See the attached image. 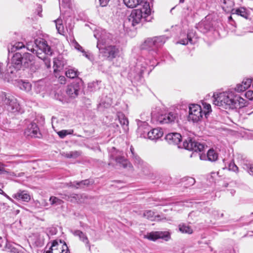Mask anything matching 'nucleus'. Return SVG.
<instances>
[{
	"label": "nucleus",
	"instance_id": "obj_28",
	"mask_svg": "<svg viewBox=\"0 0 253 253\" xmlns=\"http://www.w3.org/2000/svg\"><path fill=\"white\" fill-rule=\"evenodd\" d=\"M111 157L113 159H115L117 163H119L124 168H127V166L129 167L131 166V164L128 161L122 156L116 157L115 158L113 157L112 156Z\"/></svg>",
	"mask_w": 253,
	"mask_h": 253
},
{
	"label": "nucleus",
	"instance_id": "obj_8",
	"mask_svg": "<svg viewBox=\"0 0 253 253\" xmlns=\"http://www.w3.org/2000/svg\"><path fill=\"white\" fill-rule=\"evenodd\" d=\"M203 115V110L200 105L196 104L190 105L188 118L189 121L198 122L201 120Z\"/></svg>",
	"mask_w": 253,
	"mask_h": 253
},
{
	"label": "nucleus",
	"instance_id": "obj_12",
	"mask_svg": "<svg viewBox=\"0 0 253 253\" xmlns=\"http://www.w3.org/2000/svg\"><path fill=\"white\" fill-rule=\"evenodd\" d=\"M80 89V83L77 82H73L67 85L66 92L69 97L75 98L79 95Z\"/></svg>",
	"mask_w": 253,
	"mask_h": 253
},
{
	"label": "nucleus",
	"instance_id": "obj_49",
	"mask_svg": "<svg viewBox=\"0 0 253 253\" xmlns=\"http://www.w3.org/2000/svg\"><path fill=\"white\" fill-rule=\"evenodd\" d=\"M245 90H246V89H245V87H244V86L243 85V84L241 83V84H237L233 91H234L235 92H236V91L240 92L244 91Z\"/></svg>",
	"mask_w": 253,
	"mask_h": 253
},
{
	"label": "nucleus",
	"instance_id": "obj_36",
	"mask_svg": "<svg viewBox=\"0 0 253 253\" xmlns=\"http://www.w3.org/2000/svg\"><path fill=\"white\" fill-rule=\"evenodd\" d=\"M78 71L73 68H69L65 72L66 76L69 78L74 79L78 76Z\"/></svg>",
	"mask_w": 253,
	"mask_h": 253
},
{
	"label": "nucleus",
	"instance_id": "obj_32",
	"mask_svg": "<svg viewBox=\"0 0 253 253\" xmlns=\"http://www.w3.org/2000/svg\"><path fill=\"white\" fill-rule=\"evenodd\" d=\"M81 195L76 194H71L70 195H66L65 199L69 201L72 203H78L80 202V199Z\"/></svg>",
	"mask_w": 253,
	"mask_h": 253
},
{
	"label": "nucleus",
	"instance_id": "obj_55",
	"mask_svg": "<svg viewBox=\"0 0 253 253\" xmlns=\"http://www.w3.org/2000/svg\"><path fill=\"white\" fill-rule=\"evenodd\" d=\"M60 253H69V250L67 245H63V248L61 250Z\"/></svg>",
	"mask_w": 253,
	"mask_h": 253
},
{
	"label": "nucleus",
	"instance_id": "obj_60",
	"mask_svg": "<svg viewBox=\"0 0 253 253\" xmlns=\"http://www.w3.org/2000/svg\"><path fill=\"white\" fill-rule=\"evenodd\" d=\"M245 32H242V33H240V34H236V35H237V36H243V35H245Z\"/></svg>",
	"mask_w": 253,
	"mask_h": 253
},
{
	"label": "nucleus",
	"instance_id": "obj_59",
	"mask_svg": "<svg viewBox=\"0 0 253 253\" xmlns=\"http://www.w3.org/2000/svg\"><path fill=\"white\" fill-rule=\"evenodd\" d=\"M252 94H253V92H252L251 91H248V92H246V95L247 96H249L250 95H251Z\"/></svg>",
	"mask_w": 253,
	"mask_h": 253
},
{
	"label": "nucleus",
	"instance_id": "obj_9",
	"mask_svg": "<svg viewBox=\"0 0 253 253\" xmlns=\"http://www.w3.org/2000/svg\"><path fill=\"white\" fill-rule=\"evenodd\" d=\"M97 46L99 48L100 53L109 60H112L115 58L119 54V49L115 45H107L104 47L101 48L97 44Z\"/></svg>",
	"mask_w": 253,
	"mask_h": 253
},
{
	"label": "nucleus",
	"instance_id": "obj_19",
	"mask_svg": "<svg viewBox=\"0 0 253 253\" xmlns=\"http://www.w3.org/2000/svg\"><path fill=\"white\" fill-rule=\"evenodd\" d=\"M211 21L206 18L198 23L196 26V28L200 32L206 33L210 30L211 28Z\"/></svg>",
	"mask_w": 253,
	"mask_h": 253
},
{
	"label": "nucleus",
	"instance_id": "obj_43",
	"mask_svg": "<svg viewBox=\"0 0 253 253\" xmlns=\"http://www.w3.org/2000/svg\"><path fill=\"white\" fill-rule=\"evenodd\" d=\"M203 105L204 109V110L203 111V114L206 116V117H207V115L211 111V106L210 104H207L206 103H203Z\"/></svg>",
	"mask_w": 253,
	"mask_h": 253
},
{
	"label": "nucleus",
	"instance_id": "obj_27",
	"mask_svg": "<svg viewBox=\"0 0 253 253\" xmlns=\"http://www.w3.org/2000/svg\"><path fill=\"white\" fill-rule=\"evenodd\" d=\"M232 13L233 14H235L238 15H240L245 18H248L249 16L248 13L247 12L246 9L244 7H240L239 8L233 9L232 10Z\"/></svg>",
	"mask_w": 253,
	"mask_h": 253
},
{
	"label": "nucleus",
	"instance_id": "obj_1",
	"mask_svg": "<svg viewBox=\"0 0 253 253\" xmlns=\"http://www.w3.org/2000/svg\"><path fill=\"white\" fill-rule=\"evenodd\" d=\"M213 97V104L225 108H240L246 103L245 100L232 89L217 94L216 96L214 94Z\"/></svg>",
	"mask_w": 253,
	"mask_h": 253
},
{
	"label": "nucleus",
	"instance_id": "obj_33",
	"mask_svg": "<svg viewBox=\"0 0 253 253\" xmlns=\"http://www.w3.org/2000/svg\"><path fill=\"white\" fill-rule=\"evenodd\" d=\"M125 4L128 7H136L142 2V0H124Z\"/></svg>",
	"mask_w": 253,
	"mask_h": 253
},
{
	"label": "nucleus",
	"instance_id": "obj_22",
	"mask_svg": "<svg viewBox=\"0 0 253 253\" xmlns=\"http://www.w3.org/2000/svg\"><path fill=\"white\" fill-rule=\"evenodd\" d=\"M34 56L29 53H25L22 55V66L25 68L29 67L32 64Z\"/></svg>",
	"mask_w": 253,
	"mask_h": 253
},
{
	"label": "nucleus",
	"instance_id": "obj_14",
	"mask_svg": "<svg viewBox=\"0 0 253 253\" xmlns=\"http://www.w3.org/2000/svg\"><path fill=\"white\" fill-rule=\"evenodd\" d=\"M24 133L26 135L32 137H40L41 136L37 125L33 122L31 123L27 126L24 131Z\"/></svg>",
	"mask_w": 253,
	"mask_h": 253
},
{
	"label": "nucleus",
	"instance_id": "obj_7",
	"mask_svg": "<svg viewBox=\"0 0 253 253\" xmlns=\"http://www.w3.org/2000/svg\"><path fill=\"white\" fill-rule=\"evenodd\" d=\"M36 47L38 48L39 50H36V54L38 58L40 59L41 56L46 57L48 55H51L52 52L50 47L46 43V41L43 39H36L35 40Z\"/></svg>",
	"mask_w": 253,
	"mask_h": 253
},
{
	"label": "nucleus",
	"instance_id": "obj_54",
	"mask_svg": "<svg viewBox=\"0 0 253 253\" xmlns=\"http://www.w3.org/2000/svg\"><path fill=\"white\" fill-rule=\"evenodd\" d=\"M5 166L2 163H0V174L7 173L8 171L5 169Z\"/></svg>",
	"mask_w": 253,
	"mask_h": 253
},
{
	"label": "nucleus",
	"instance_id": "obj_44",
	"mask_svg": "<svg viewBox=\"0 0 253 253\" xmlns=\"http://www.w3.org/2000/svg\"><path fill=\"white\" fill-rule=\"evenodd\" d=\"M73 130H62L57 132L59 137L61 138H64L67 135L72 134Z\"/></svg>",
	"mask_w": 253,
	"mask_h": 253
},
{
	"label": "nucleus",
	"instance_id": "obj_47",
	"mask_svg": "<svg viewBox=\"0 0 253 253\" xmlns=\"http://www.w3.org/2000/svg\"><path fill=\"white\" fill-rule=\"evenodd\" d=\"M34 45H36V44L35 43V41L34 42H29V43H27V45L26 46L27 49L30 51L32 52H33V53H34L35 51L36 50V49H35L34 48Z\"/></svg>",
	"mask_w": 253,
	"mask_h": 253
},
{
	"label": "nucleus",
	"instance_id": "obj_31",
	"mask_svg": "<svg viewBox=\"0 0 253 253\" xmlns=\"http://www.w3.org/2000/svg\"><path fill=\"white\" fill-rule=\"evenodd\" d=\"M179 230L182 233H187L191 234L193 233V229L192 228L186 224L181 223L178 226Z\"/></svg>",
	"mask_w": 253,
	"mask_h": 253
},
{
	"label": "nucleus",
	"instance_id": "obj_58",
	"mask_svg": "<svg viewBox=\"0 0 253 253\" xmlns=\"http://www.w3.org/2000/svg\"><path fill=\"white\" fill-rule=\"evenodd\" d=\"M1 195H3L5 197H6L7 199H8L10 201H13L12 199L8 196L3 191V193L1 194Z\"/></svg>",
	"mask_w": 253,
	"mask_h": 253
},
{
	"label": "nucleus",
	"instance_id": "obj_16",
	"mask_svg": "<svg viewBox=\"0 0 253 253\" xmlns=\"http://www.w3.org/2000/svg\"><path fill=\"white\" fill-rule=\"evenodd\" d=\"M218 157V153L213 149L208 150L207 155L201 154L200 158L201 160H208L210 162H215Z\"/></svg>",
	"mask_w": 253,
	"mask_h": 253
},
{
	"label": "nucleus",
	"instance_id": "obj_21",
	"mask_svg": "<svg viewBox=\"0 0 253 253\" xmlns=\"http://www.w3.org/2000/svg\"><path fill=\"white\" fill-rule=\"evenodd\" d=\"M194 37L195 33L193 31H190L187 33L186 38L180 39L177 43L183 45H187L189 43L193 44L194 43L193 38Z\"/></svg>",
	"mask_w": 253,
	"mask_h": 253
},
{
	"label": "nucleus",
	"instance_id": "obj_53",
	"mask_svg": "<svg viewBox=\"0 0 253 253\" xmlns=\"http://www.w3.org/2000/svg\"><path fill=\"white\" fill-rule=\"evenodd\" d=\"M110 0H99L100 5L102 7L106 6Z\"/></svg>",
	"mask_w": 253,
	"mask_h": 253
},
{
	"label": "nucleus",
	"instance_id": "obj_29",
	"mask_svg": "<svg viewBox=\"0 0 253 253\" xmlns=\"http://www.w3.org/2000/svg\"><path fill=\"white\" fill-rule=\"evenodd\" d=\"M53 68L54 72L60 71L64 68L65 65L64 61L60 60L59 59H55L53 61Z\"/></svg>",
	"mask_w": 253,
	"mask_h": 253
},
{
	"label": "nucleus",
	"instance_id": "obj_23",
	"mask_svg": "<svg viewBox=\"0 0 253 253\" xmlns=\"http://www.w3.org/2000/svg\"><path fill=\"white\" fill-rule=\"evenodd\" d=\"M74 235L75 236H78L80 238V240L85 244L86 247L89 250H90V246L89 240L86 235L84 233L80 230H78L74 231Z\"/></svg>",
	"mask_w": 253,
	"mask_h": 253
},
{
	"label": "nucleus",
	"instance_id": "obj_30",
	"mask_svg": "<svg viewBox=\"0 0 253 253\" xmlns=\"http://www.w3.org/2000/svg\"><path fill=\"white\" fill-rule=\"evenodd\" d=\"M81 154V152L78 151H70L63 152L62 155L67 158H74L76 159L79 157Z\"/></svg>",
	"mask_w": 253,
	"mask_h": 253
},
{
	"label": "nucleus",
	"instance_id": "obj_25",
	"mask_svg": "<svg viewBox=\"0 0 253 253\" xmlns=\"http://www.w3.org/2000/svg\"><path fill=\"white\" fill-rule=\"evenodd\" d=\"M70 186L75 187L77 189L84 188L85 186H88L90 184V182L88 179H85L81 181H74L70 183Z\"/></svg>",
	"mask_w": 253,
	"mask_h": 253
},
{
	"label": "nucleus",
	"instance_id": "obj_5",
	"mask_svg": "<svg viewBox=\"0 0 253 253\" xmlns=\"http://www.w3.org/2000/svg\"><path fill=\"white\" fill-rule=\"evenodd\" d=\"M22 55L16 52L14 54L7 63L8 73H10L13 77L22 66Z\"/></svg>",
	"mask_w": 253,
	"mask_h": 253
},
{
	"label": "nucleus",
	"instance_id": "obj_41",
	"mask_svg": "<svg viewBox=\"0 0 253 253\" xmlns=\"http://www.w3.org/2000/svg\"><path fill=\"white\" fill-rule=\"evenodd\" d=\"M40 59H42L45 67L47 68H50L51 67V59L50 58L48 57V56H47L46 57H44L43 56L40 57Z\"/></svg>",
	"mask_w": 253,
	"mask_h": 253
},
{
	"label": "nucleus",
	"instance_id": "obj_11",
	"mask_svg": "<svg viewBox=\"0 0 253 253\" xmlns=\"http://www.w3.org/2000/svg\"><path fill=\"white\" fill-rule=\"evenodd\" d=\"M145 237L149 240L155 241L158 239H162L168 241L170 238V233L167 231H153L147 233Z\"/></svg>",
	"mask_w": 253,
	"mask_h": 253
},
{
	"label": "nucleus",
	"instance_id": "obj_20",
	"mask_svg": "<svg viewBox=\"0 0 253 253\" xmlns=\"http://www.w3.org/2000/svg\"><path fill=\"white\" fill-rule=\"evenodd\" d=\"M13 198L17 200H21L24 202H29L31 197L30 195L25 191H19L12 196Z\"/></svg>",
	"mask_w": 253,
	"mask_h": 253
},
{
	"label": "nucleus",
	"instance_id": "obj_52",
	"mask_svg": "<svg viewBox=\"0 0 253 253\" xmlns=\"http://www.w3.org/2000/svg\"><path fill=\"white\" fill-rule=\"evenodd\" d=\"M229 169L233 171H237L238 168L234 163H230L229 165Z\"/></svg>",
	"mask_w": 253,
	"mask_h": 253
},
{
	"label": "nucleus",
	"instance_id": "obj_61",
	"mask_svg": "<svg viewBox=\"0 0 253 253\" xmlns=\"http://www.w3.org/2000/svg\"><path fill=\"white\" fill-rule=\"evenodd\" d=\"M184 1V0H179V2L180 3H183Z\"/></svg>",
	"mask_w": 253,
	"mask_h": 253
},
{
	"label": "nucleus",
	"instance_id": "obj_50",
	"mask_svg": "<svg viewBox=\"0 0 253 253\" xmlns=\"http://www.w3.org/2000/svg\"><path fill=\"white\" fill-rule=\"evenodd\" d=\"M132 159H133L134 163L138 166H142L143 165V161L137 155H135Z\"/></svg>",
	"mask_w": 253,
	"mask_h": 253
},
{
	"label": "nucleus",
	"instance_id": "obj_39",
	"mask_svg": "<svg viewBox=\"0 0 253 253\" xmlns=\"http://www.w3.org/2000/svg\"><path fill=\"white\" fill-rule=\"evenodd\" d=\"M25 46L23 42H16L15 44H14L13 45H12L10 48V49H9V52L11 51V52H14L16 51L17 50L20 49L22 48L23 47H25Z\"/></svg>",
	"mask_w": 253,
	"mask_h": 253
},
{
	"label": "nucleus",
	"instance_id": "obj_38",
	"mask_svg": "<svg viewBox=\"0 0 253 253\" xmlns=\"http://www.w3.org/2000/svg\"><path fill=\"white\" fill-rule=\"evenodd\" d=\"M243 163V168L247 170L250 175H253V165L250 164L245 163L244 161L242 162Z\"/></svg>",
	"mask_w": 253,
	"mask_h": 253
},
{
	"label": "nucleus",
	"instance_id": "obj_62",
	"mask_svg": "<svg viewBox=\"0 0 253 253\" xmlns=\"http://www.w3.org/2000/svg\"><path fill=\"white\" fill-rule=\"evenodd\" d=\"M2 193H3V190L0 188V194H1Z\"/></svg>",
	"mask_w": 253,
	"mask_h": 253
},
{
	"label": "nucleus",
	"instance_id": "obj_42",
	"mask_svg": "<svg viewBox=\"0 0 253 253\" xmlns=\"http://www.w3.org/2000/svg\"><path fill=\"white\" fill-rule=\"evenodd\" d=\"M61 21L59 19H57L55 21L57 30L59 34H62L64 30L63 26L61 23Z\"/></svg>",
	"mask_w": 253,
	"mask_h": 253
},
{
	"label": "nucleus",
	"instance_id": "obj_34",
	"mask_svg": "<svg viewBox=\"0 0 253 253\" xmlns=\"http://www.w3.org/2000/svg\"><path fill=\"white\" fill-rule=\"evenodd\" d=\"M18 86L19 88L23 90L26 92H29L31 90L32 85L29 82H25L20 81L18 82Z\"/></svg>",
	"mask_w": 253,
	"mask_h": 253
},
{
	"label": "nucleus",
	"instance_id": "obj_18",
	"mask_svg": "<svg viewBox=\"0 0 253 253\" xmlns=\"http://www.w3.org/2000/svg\"><path fill=\"white\" fill-rule=\"evenodd\" d=\"M181 139V134L176 132L169 133L166 136V140L169 144H178Z\"/></svg>",
	"mask_w": 253,
	"mask_h": 253
},
{
	"label": "nucleus",
	"instance_id": "obj_10",
	"mask_svg": "<svg viewBox=\"0 0 253 253\" xmlns=\"http://www.w3.org/2000/svg\"><path fill=\"white\" fill-rule=\"evenodd\" d=\"M183 147L188 150L193 151L195 152H201L204 150L205 145L191 138H188L183 142Z\"/></svg>",
	"mask_w": 253,
	"mask_h": 253
},
{
	"label": "nucleus",
	"instance_id": "obj_3",
	"mask_svg": "<svg viewBox=\"0 0 253 253\" xmlns=\"http://www.w3.org/2000/svg\"><path fill=\"white\" fill-rule=\"evenodd\" d=\"M167 39L164 36L148 38L141 45V48L156 52L158 48L165 43Z\"/></svg>",
	"mask_w": 253,
	"mask_h": 253
},
{
	"label": "nucleus",
	"instance_id": "obj_40",
	"mask_svg": "<svg viewBox=\"0 0 253 253\" xmlns=\"http://www.w3.org/2000/svg\"><path fill=\"white\" fill-rule=\"evenodd\" d=\"M154 212L151 210L145 211L143 213V216L148 219L153 220L154 217Z\"/></svg>",
	"mask_w": 253,
	"mask_h": 253
},
{
	"label": "nucleus",
	"instance_id": "obj_48",
	"mask_svg": "<svg viewBox=\"0 0 253 253\" xmlns=\"http://www.w3.org/2000/svg\"><path fill=\"white\" fill-rule=\"evenodd\" d=\"M72 44L74 48L77 50L82 52H84L83 47L75 40L72 41Z\"/></svg>",
	"mask_w": 253,
	"mask_h": 253
},
{
	"label": "nucleus",
	"instance_id": "obj_4",
	"mask_svg": "<svg viewBox=\"0 0 253 253\" xmlns=\"http://www.w3.org/2000/svg\"><path fill=\"white\" fill-rule=\"evenodd\" d=\"M138 132L141 133L142 135H144L145 133H147L148 138L151 140H156L161 138L163 135V132L160 128H157L152 129L151 130L148 131V124L146 122H141L140 121H138ZM145 136V135H143Z\"/></svg>",
	"mask_w": 253,
	"mask_h": 253
},
{
	"label": "nucleus",
	"instance_id": "obj_45",
	"mask_svg": "<svg viewBox=\"0 0 253 253\" xmlns=\"http://www.w3.org/2000/svg\"><path fill=\"white\" fill-rule=\"evenodd\" d=\"M253 81H252L251 79H244L242 82L243 85L245 87V89H248L251 85L253 84Z\"/></svg>",
	"mask_w": 253,
	"mask_h": 253
},
{
	"label": "nucleus",
	"instance_id": "obj_24",
	"mask_svg": "<svg viewBox=\"0 0 253 253\" xmlns=\"http://www.w3.org/2000/svg\"><path fill=\"white\" fill-rule=\"evenodd\" d=\"M117 115L120 124L124 127L125 131H126L128 129V120L125 117V115L122 112H118Z\"/></svg>",
	"mask_w": 253,
	"mask_h": 253
},
{
	"label": "nucleus",
	"instance_id": "obj_57",
	"mask_svg": "<svg viewBox=\"0 0 253 253\" xmlns=\"http://www.w3.org/2000/svg\"><path fill=\"white\" fill-rule=\"evenodd\" d=\"M59 80L61 84H64L65 83V78L64 76H60Z\"/></svg>",
	"mask_w": 253,
	"mask_h": 253
},
{
	"label": "nucleus",
	"instance_id": "obj_6",
	"mask_svg": "<svg viewBox=\"0 0 253 253\" xmlns=\"http://www.w3.org/2000/svg\"><path fill=\"white\" fill-rule=\"evenodd\" d=\"M0 98L3 102V104L8 111L14 113L20 112V106L16 99L13 97L7 96L5 93L1 94Z\"/></svg>",
	"mask_w": 253,
	"mask_h": 253
},
{
	"label": "nucleus",
	"instance_id": "obj_56",
	"mask_svg": "<svg viewBox=\"0 0 253 253\" xmlns=\"http://www.w3.org/2000/svg\"><path fill=\"white\" fill-rule=\"evenodd\" d=\"M130 152H131V157L132 158H133V157L135 156V155H136L137 154L135 153L134 152V149L133 148V147H132V146H131L130 147Z\"/></svg>",
	"mask_w": 253,
	"mask_h": 253
},
{
	"label": "nucleus",
	"instance_id": "obj_15",
	"mask_svg": "<svg viewBox=\"0 0 253 253\" xmlns=\"http://www.w3.org/2000/svg\"><path fill=\"white\" fill-rule=\"evenodd\" d=\"M65 243H63L61 240H54L52 243V245L47 250H45L44 253H60L63 245Z\"/></svg>",
	"mask_w": 253,
	"mask_h": 253
},
{
	"label": "nucleus",
	"instance_id": "obj_35",
	"mask_svg": "<svg viewBox=\"0 0 253 253\" xmlns=\"http://www.w3.org/2000/svg\"><path fill=\"white\" fill-rule=\"evenodd\" d=\"M101 82L95 81L88 84V88L90 91H95L98 90L100 88V84Z\"/></svg>",
	"mask_w": 253,
	"mask_h": 253
},
{
	"label": "nucleus",
	"instance_id": "obj_63",
	"mask_svg": "<svg viewBox=\"0 0 253 253\" xmlns=\"http://www.w3.org/2000/svg\"><path fill=\"white\" fill-rule=\"evenodd\" d=\"M226 0H224V3H225H225H226Z\"/></svg>",
	"mask_w": 253,
	"mask_h": 253
},
{
	"label": "nucleus",
	"instance_id": "obj_37",
	"mask_svg": "<svg viewBox=\"0 0 253 253\" xmlns=\"http://www.w3.org/2000/svg\"><path fill=\"white\" fill-rule=\"evenodd\" d=\"M50 204L52 206H58L61 205L63 203V201L54 196H51L49 199Z\"/></svg>",
	"mask_w": 253,
	"mask_h": 253
},
{
	"label": "nucleus",
	"instance_id": "obj_51",
	"mask_svg": "<svg viewBox=\"0 0 253 253\" xmlns=\"http://www.w3.org/2000/svg\"><path fill=\"white\" fill-rule=\"evenodd\" d=\"M186 180L187 181L186 184L188 185V186L193 185L195 183V179L192 177H187Z\"/></svg>",
	"mask_w": 253,
	"mask_h": 253
},
{
	"label": "nucleus",
	"instance_id": "obj_26",
	"mask_svg": "<svg viewBox=\"0 0 253 253\" xmlns=\"http://www.w3.org/2000/svg\"><path fill=\"white\" fill-rule=\"evenodd\" d=\"M13 78L10 73L5 72L3 65L2 63H0V79L3 80L4 81H9V79Z\"/></svg>",
	"mask_w": 253,
	"mask_h": 253
},
{
	"label": "nucleus",
	"instance_id": "obj_64",
	"mask_svg": "<svg viewBox=\"0 0 253 253\" xmlns=\"http://www.w3.org/2000/svg\"><path fill=\"white\" fill-rule=\"evenodd\" d=\"M239 156H240V155H238V158H237V159H239Z\"/></svg>",
	"mask_w": 253,
	"mask_h": 253
},
{
	"label": "nucleus",
	"instance_id": "obj_2",
	"mask_svg": "<svg viewBox=\"0 0 253 253\" xmlns=\"http://www.w3.org/2000/svg\"><path fill=\"white\" fill-rule=\"evenodd\" d=\"M151 14V9L149 2H144L140 8L134 9L128 17L129 23L135 26L141 23L143 19L146 20L148 16Z\"/></svg>",
	"mask_w": 253,
	"mask_h": 253
},
{
	"label": "nucleus",
	"instance_id": "obj_46",
	"mask_svg": "<svg viewBox=\"0 0 253 253\" xmlns=\"http://www.w3.org/2000/svg\"><path fill=\"white\" fill-rule=\"evenodd\" d=\"M6 248L12 253H18L17 249H16L10 243H7L6 244Z\"/></svg>",
	"mask_w": 253,
	"mask_h": 253
},
{
	"label": "nucleus",
	"instance_id": "obj_13",
	"mask_svg": "<svg viewBox=\"0 0 253 253\" xmlns=\"http://www.w3.org/2000/svg\"><path fill=\"white\" fill-rule=\"evenodd\" d=\"M178 119V114L175 112H169L167 114L162 115L159 117L158 122L160 124H168L174 122Z\"/></svg>",
	"mask_w": 253,
	"mask_h": 253
},
{
	"label": "nucleus",
	"instance_id": "obj_17",
	"mask_svg": "<svg viewBox=\"0 0 253 253\" xmlns=\"http://www.w3.org/2000/svg\"><path fill=\"white\" fill-rule=\"evenodd\" d=\"M112 103V98L110 94L109 95H103L98 105V109L101 110L104 108H108L111 106Z\"/></svg>",
	"mask_w": 253,
	"mask_h": 253
}]
</instances>
